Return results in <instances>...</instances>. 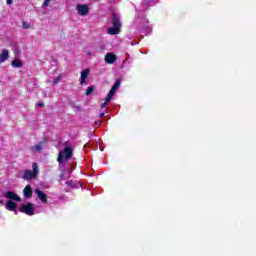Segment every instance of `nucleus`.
<instances>
[{
    "label": "nucleus",
    "instance_id": "obj_1",
    "mask_svg": "<svg viewBox=\"0 0 256 256\" xmlns=\"http://www.w3.org/2000/svg\"><path fill=\"white\" fill-rule=\"evenodd\" d=\"M112 27L108 28V35H119L121 33V18L119 14L112 13Z\"/></svg>",
    "mask_w": 256,
    "mask_h": 256
},
{
    "label": "nucleus",
    "instance_id": "obj_2",
    "mask_svg": "<svg viewBox=\"0 0 256 256\" xmlns=\"http://www.w3.org/2000/svg\"><path fill=\"white\" fill-rule=\"evenodd\" d=\"M39 175V166L37 163L32 164V170H24V174L22 176V179L24 181H31V179H35Z\"/></svg>",
    "mask_w": 256,
    "mask_h": 256
},
{
    "label": "nucleus",
    "instance_id": "obj_3",
    "mask_svg": "<svg viewBox=\"0 0 256 256\" xmlns=\"http://www.w3.org/2000/svg\"><path fill=\"white\" fill-rule=\"evenodd\" d=\"M73 158V148H71L70 146H66L64 148V155L63 152L60 151L58 154V158L57 161L58 163H63V160L66 159V161H69V159Z\"/></svg>",
    "mask_w": 256,
    "mask_h": 256
},
{
    "label": "nucleus",
    "instance_id": "obj_4",
    "mask_svg": "<svg viewBox=\"0 0 256 256\" xmlns=\"http://www.w3.org/2000/svg\"><path fill=\"white\" fill-rule=\"evenodd\" d=\"M20 213H25V215H29L30 217L35 215V208L33 207V203L29 202L27 204H22L19 208Z\"/></svg>",
    "mask_w": 256,
    "mask_h": 256
},
{
    "label": "nucleus",
    "instance_id": "obj_5",
    "mask_svg": "<svg viewBox=\"0 0 256 256\" xmlns=\"http://www.w3.org/2000/svg\"><path fill=\"white\" fill-rule=\"evenodd\" d=\"M45 145H47V138H43L38 144H36L33 147V150L35 153H41L43 147H45Z\"/></svg>",
    "mask_w": 256,
    "mask_h": 256
},
{
    "label": "nucleus",
    "instance_id": "obj_6",
    "mask_svg": "<svg viewBox=\"0 0 256 256\" xmlns=\"http://www.w3.org/2000/svg\"><path fill=\"white\" fill-rule=\"evenodd\" d=\"M5 197L7 199H11L12 201H19L21 202V197H19V195H17L15 192L13 191H8L5 193Z\"/></svg>",
    "mask_w": 256,
    "mask_h": 256
},
{
    "label": "nucleus",
    "instance_id": "obj_7",
    "mask_svg": "<svg viewBox=\"0 0 256 256\" xmlns=\"http://www.w3.org/2000/svg\"><path fill=\"white\" fill-rule=\"evenodd\" d=\"M23 194L26 199H31L33 197V188H31V185L25 186Z\"/></svg>",
    "mask_w": 256,
    "mask_h": 256
},
{
    "label": "nucleus",
    "instance_id": "obj_8",
    "mask_svg": "<svg viewBox=\"0 0 256 256\" xmlns=\"http://www.w3.org/2000/svg\"><path fill=\"white\" fill-rule=\"evenodd\" d=\"M104 61L105 63H109L110 65H112V63L117 61V56L113 53H108L105 55Z\"/></svg>",
    "mask_w": 256,
    "mask_h": 256
},
{
    "label": "nucleus",
    "instance_id": "obj_9",
    "mask_svg": "<svg viewBox=\"0 0 256 256\" xmlns=\"http://www.w3.org/2000/svg\"><path fill=\"white\" fill-rule=\"evenodd\" d=\"M77 9H78V15L85 16L87 15V13H89V7H87V5L79 4L77 6Z\"/></svg>",
    "mask_w": 256,
    "mask_h": 256
},
{
    "label": "nucleus",
    "instance_id": "obj_10",
    "mask_svg": "<svg viewBox=\"0 0 256 256\" xmlns=\"http://www.w3.org/2000/svg\"><path fill=\"white\" fill-rule=\"evenodd\" d=\"M35 193L38 197V199H40V201L42 203H47V194H45L43 191H41L40 189H36Z\"/></svg>",
    "mask_w": 256,
    "mask_h": 256
},
{
    "label": "nucleus",
    "instance_id": "obj_11",
    "mask_svg": "<svg viewBox=\"0 0 256 256\" xmlns=\"http://www.w3.org/2000/svg\"><path fill=\"white\" fill-rule=\"evenodd\" d=\"M90 70L85 69L84 71L81 72L80 76V85H83L85 81H87V77H89Z\"/></svg>",
    "mask_w": 256,
    "mask_h": 256
},
{
    "label": "nucleus",
    "instance_id": "obj_12",
    "mask_svg": "<svg viewBox=\"0 0 256 256\" xmlns=\"http://www.w3.org/2000/svg\"><path fill=\"white\" fill-rule=\"evenodd\" d=\"M9 59V50H2L0 54V63H5Z\"/></svg>",
    "mask_w": 256,
    "mask_h": 256
},
{
    "label": "nucleus",
    "instance_id": "obj_13",
    "mask_svg": "<svg viewBox=\"0 0 256 256\" xmlns=\"http://www.w3.org/2000/svg\"><path fill=\"white\" fill-rule=\"evenodd\" d=\"M6 209L8 211H15L17 209V204L11 200L6 202Z\"/></svg>",
    "mask_w": 256,
    "mask_h": 256
},
{
    "label": "nucleus",
    "instance_id": "obj_14",
    "mask_svg": "<svg viewBox=\"0 0 256 256\" xmlns=\"http://www.w3.org/2000/svg\"><path fill=\"white\" fill-rule=\"evenodd\" d=\"M12 67H14L15 69H21V67H23V62L21 60H19L18 58H15L12 63H11Z\"/></svg>",
    "mask_w": 256,
    "mask_h": 256
},
{
    "label": "nucleus",
    "instance_id": "obj_15",
    "mask_svg": "<svg viewBox=\"0 0 256 256\" xmlns=\"http://www.w3.org/2000/svg\"><path fill=\"white\" fill-rule=\"evenodd\" d=\"M119 87H121V80H116L111 87V90L117 93V89H119Z\"/></svg>",
    "mask_w": 256,
    "mask_h": 256
},
{
    "label": "nucleus",
    "instance_id": "obj_16",
    "mask_svg": "<svg viewBox=\"0 0 256 256\" xmlns=\"http://www.w3.org/2000/svg\"><path fill=\"white\" fill-rule=\"evenodd\" d=\"M113 97H115V92H114V90H111V89H110L109 93H108L107 96H106V101H107V102H108V101H111V99H113Z\"/></svg>",
    "mask_w": 256,
    "mask_h": 256
},
{
    "label": "nucleus",
    "instance_id": "obj_17",
    "mask_svg": "<svg viewBox=\"0 0 256 256\" xmlns=\"http://www.w3.org/2000/svg\"><path fill=\"white\" fill-rule=\"evenodd\" d=\"M93 91H95V86H89V87L86 89V95H87V96L91 95V93H93Z\"/></svg>",
    "mask_w": 256,
    "mask_h": 256
},
{
    "label": "nucleus",
    "instance_id": "obj_18",
    "mask_svg": "<svg viewBox=\"0 0 256 256\" xmlns=\"http://www.w3.org/2000/svg\"><path fill=\"white\" fill-rule=\"evenodd\" d=\"M66 185H67L68 187H71L72 189H75V183L73 182V180H68V181L66 182Z\"/></svg>",
    "mask_w": 256,
    "mask_h": 256
},
{
    "label": "nucleus",
    "instance_id": "obj_19",
    "mask_svg": "<svg viewBox=\"0 0 256 256\" xmlns=\"http://www.w3.org/2000/svg\"><path fill=\"white\" fill-rule=\"evenodd\" d=\"M65 173H66V171L64 170L63 173H61V174L59 175V179H60L61 181H66V180H67V177H65Z\"/></svg>",
    "mask_w": 256,
    "mask_h": 256
},
{
    "label": "nucleus",
    "instance_id": "obj_20",
    "mask_svg": "<svg viewBox=\"0 0 256 256\" xmlns=\"http://www.w3.org/2000/svg\"><path fill=\"white\" fill-rule=\"evenodd\" d=\"M59 81H61V77H55V78L52 80V83H53L54 85H57V83H58Z\"/></svg>",
    "mask_w": 256,
    "mask_h": 256
},
{
    "label": "nucleus",
    "instance_id": "obj_21",
    "mask_svg": "<svg viewBox=\"0 0 256 256\" xmlns=\"http://www.w3.org/2000/svg\"><path fill=\"white\" fill-rule=\"evenodd\" d=\"M110 102H111V101H108V102H107V98H105V102L102 103L101 108H102V109H105V107H107V105H109Z\"/></svg>",
    "mask_w": 256,
    "mask_h": 256
},
{
    "label": "nucleus",
    "instance_id": "obj_22",
    "mask_svg": "<svg viewBox=\"0 0 256 256\" xmlns=\"http://www.w3.org/2000/svg\"><path fill=\"white\" fill-rule=\"evenodd\" d=\"M48 6H49V1L44 0V2H43V7H48Z\"/></svg>",
    "mask_w": 256,
    "mask_h": 256
},
{
    "label": "nucleus",
    "instance_id": "obj_23",
    "mask_svg": "<svg viewBox=\"0 0 256 256\" xmlns=\"http://www.w3.org/2000/svg\"><path fill=\"white\" fill-rule=\"evenodd\" d=\"M22 27H23V29H27L29 27V24L27 22H24Z\"/></svg>",
    "mask_w": 256,
    "mask_h": 256
},
{
    "label": "nucleus",
    "instance_id": "obj_24",
    "mask_svg": "<svg viewBox=\"0 0 256 256\" xmlns=\"http://www.w3.org/2000/svg\"><path fill=\"white\" fill-rule=\"evenodd\" d=\"M7 5H13V0H6Z\"/></svg>",
    "mask_w": 256,
    "mask_h": 256
},
{
    "label": "nucleus",
    "instance_id": "obj_25",
    "mask_svg": "<svg viewBox=\"0 0 256 256\" xmlns=\"http://www.w3.org/2000/svg\"><path fill=\"white\" fill-rule=\"evenodd\" d=\"M37 105H38V107H45V103H43V102H40Z\"/></svg>",
    "mask_w": 256,
    "mask_h": 256
},
{
    "label": "nucleus",
    "instance_id": "obj_26",
    "mask_svg": "<svg viewBox=\"0 0 256 256\" xmlns=\"http://www.w3.org/2000/svg\"><path fill=\"white\" fill-rule=\"evenodd\" d=\"M99 117H105V113H100Z\"/></svg>",
    "mask_w": 256,
    "mask_h": 256
},
{
    "label": "nucleus",
    "instance_id": "obj_27",
    "mask_svg": "<svg viewBox=\"0 0 256 256\" xmlns=\"http://www.w3.org/2000/svg\"><path fill=\"white\" fill-rule=\"evenodd\" d=\"M46 1H51V0H46Z\"/></svg>",
    "mask_w": 256,
    "mask_h": 256
}]
</instances>
